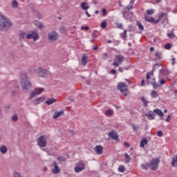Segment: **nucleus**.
<instances>
[{"mask_svg": "<svg viewBox=\"0 0 177 177\" xmlns=\"http://www.w3.org/2000/svg\"><path fill=\"white\" fill-rule=\"evenodd\" d=\"M100 27L101 28H106V27H107V22H106V21H102L100 24Z\"/></svg>", "mask_w": 177, "mask_h": 177, "instance_id": "37998d69", "label": "nucleus"}, {"mask_svg": "<svg viewBox=\"0 0 177 177\" xmlns=\"http://www.w3.org/2000/svg\"><path fill=\"white\" fill-rule=\"evenodd\" d=\"M141 167H142V169H146V170H147V169H149V168H150L149 163L142 164Z\"/></svg>", "mask_w": 177, "mask_h": 177, "instance_id": "e433bc0d", "label": "nucleus"}, {"mask_svg": "<svg viewBox=\"0 0 177 177\" xmlns=\"http://www.w3.org/2000/svg\"><path fill=\"white\" fill-rule=\"evenodd\" d=\"M122 62H124V55H115V58L112 64L113 66H115V67H118L120 64L122 63Z\"/></svg>", "mask_w": 177, "mask_h": 177, "instance_id": "6e6552de", "label": "nucleus"}, {"mask_svg": "<svg viewBox=\"0 0 177 177\" xmlns=\"http://www.w3.org/2000/svg\"><path fill=\"white\" fill-rule=\"evenodd\" d=\"M151 85H152L153 89H160L161 88V84H158V83H157V82H156L155 80L151 82Z\"/></svg>", "mask_w": 177, "mask_h": 177, "instance_id": "b1692460", "label": "nucleus"}, {"mask_svg": "<svg viewBox=\"0 0 177 177\" xmlns=\"http://www.w3.org/2000/svg\"><path fill=\"white\" fill-rule=\"evenodd\" d=\"M102 12L103 16H106V13H107V10H106V8H103L102 10Z\"/></svg>", "mask_w": 177, "mask_h": 177, "instance_id": "6e6d98bb", "label": "nucleus"}, {"mask_svg": "<svg viewBox=\"0 0 177 177\" xmlns=\"http://www.w3.org/2000/svg\"><path fill=\"white\" fill-rule=\"evenodd\" d=\"M109 57V55H107V53H104L102 54V59L104 60H107V58Z\"/></svg>", "mask_w": 177, "mask_h": 177, "instance_id": "3c124183", "label": "nucleus"}, {"mask_svg": "<svg viewBox=\"0 0 177 177\" xmlns=\"http://www.w3.org/2000/svg\"><path fill=\"white\" fill-rule=\"evenodd\" d=\"M147 143H149V140H147V138H144L141 140L140 142V147L143 148L145 147V146H146V145H147Z\"/></svg>", "mask_w": 177, "mask_h": 177, "instance_id": "5701e85b", "label": "nucleus"}, {"mask_svg": "<svg viewBox=\"0 0 177 177\" xmlns=\"http://www.w3.org/2000/svg\"><path fill=\"white\" fill-rule=\"evenodd\" d=\"M160 73H163L164 75H168V71L167 69H160Z\"/></svg>", "mask_w": 177, "mask_h": 177, "instance_id": "49530a36", "label": "nucleus"}, {"mask_svg": "<svg viewBox=\"0 0 177 177\" xmlns=\"http://www.w3.org/2000/svg\"><path fill=\"white\" fill-rule=\"evenodd\" d=\"M126 15V20H128L129 19H131L132 16L133 15V12L132 11H130L129 10H127L126 12H123V16H125Z\"/></svg>", "mask_w": 177, "mask_h": 177, "instance_id": "a211bd4d", "label": "nucleus"}, {"mask_svg": "<svg viewBox=\"0 0 177 177\" xmlns=\"http://www.w3.org/2000/svg\"><path fill=\"white\" fill-rule=\"evenodd\" d=\"M48 38L50 42H55L59 38V34L56 31H52L48 33Z\"/></svg>", "mask_w": 177, "mask_h": 177, "instance_id": "1a4fd4ad", "label": "nucleus"}, {"mask_svg": "<svg viewBox=\"0 0 177 177\" xmlns=\"http://www.w3.org/2000/svg\"><path fill=\"white\" fill-rule=\"evenodd\" d=\"M18 119L19 118L17 117V115H12V121H15L16 122V121H17Z\"/></svg>", "mask_w": 177, "mask_h": 177, "instance_id": "603ef678", "label": "nucleus"}, {"mask_svg": "<svg viewBox=\"0 0 177 177\" xmlns=\"http://www.w3.org/2000/svg\"><path fill=\"white\" fill-rule=\"evenodd\" d=\"M108 136L113 139V140H115L116 142H120V138L118 137V134H117V131H112L108 133Z\"/></svg>", "mask_w": 177, "mask_h": 177, "instance_id": "f8f14e48", "label": "nucleus"}, {"mask_svg": "<svg viewBox=\"0 0 177 177\" xmlns=\"http://www.w3.org/2000/svg\"><path fill=\"white\" fill-rule=\"evenodd\" d=\"M80 6L83 10H88V9H89V6H88V3L86 2H82Z\"/></svg>", "mask_w": 177, "mask_h": 177, "instance_id": "393cba45", "label": "nucleus"}, {"mask_svg": "<svg viewBox=\"0 0 177 177\" xmlns=\"http://www.w3.org/2000/svg\"><path fill=\"white\" fill-rule=\"evenodd\" d=\"M115 25L117 26L118 28H120V30H122V28H123L122 24H121L120 22H117L115 24Z\"/></svg>", "mask_w": 177, "mask_h": 177, "instance_id": "de8ad7c7", "label": "nucleus"}, {"mask_svg": "<svg viewBox=\"0 0 177 177\" xmlns=\"http://www.w3.org/2000/svg\"><path fill=\"white\" fill-rule=\"evenodd\" d=\"M124 161L126 162H131V156H129V155L127 153H124Z\"/></svg>", "mask_w": 177, "mask_h": 177, "instance_id": "72a5a7b5", "label": "nucleus"}, {"mask_svg": "<svg viewBox=\"0 0 177 177\" xmlns=\"http://www.w3.org/2000/svg\"><path fill=\"white\" fill-rule=\"evenodd\" d=\"M43 92H45V88H44L37 87L35 88L30 95L29 100H32V99H34L37 95H41Z\"/></svg>", "mask_w": 177, "mask_h": 177, "instance_id": "39448f33", "label": "nucleus"}, {"mask_svg": "<svg viewBox=\"0 0 177 177\" xmlns=\"http://www.w3.org/2000/svg\"><path fill=\"white\" fill-rule=\"evenodd\" d=\"M141 85H142V86H145V80H142L141 81Z\"/></svg>", "mask_w": 177, "mask_h": 177, "instance_id": "69168bd1", "label": "nucleus"}, {"mask_svg": "<svg viewBox=\"0 0 177 177\" xmlns=\"http://www.w3.org/2000/svg\"><path fill=\"white\" fill-rule=\"evenodd\" d=\"M171 167H177V155L173 156L171 161Z\"/></svg>", "mask_w": 177, "mask_h": 177, "instance_id": "cd10ccee", "label": "nucleus"}, {"mask_svg": "<svg viewBox=\"0 0 177 177\" xmlns=\"http://www.w3.org/2000/svg\"><path fill=\"white\" fill-rule=\"evenodd\" d=\"M11 6H12V8H13L15 9V8H17V6H19V3H17V1L14 0L11 3Z\"/></svg>", "mask_w": 177, "mask_h": 177, "instance_id": "f704fd0d", "label": "nucleus"}, {"mask_svg": "<svg viewBox=\"0 0 177 177\" xmlns=\"http://www.w3.org/2000/svg\"><path fill=\"white\" fill-rule=\"evenodd\" d=\"M136 24H137L139 30H145V26H143V25H142V24L140 22H139V21H138L136 22Z\"/></svg>", "mask_w": 177, "mask_h": 177, "instance_id": "c9c22d12", "label": "nucleus"}, {"mask_svg": "<svg viewBox=\"0 0 177 177\" xmlns=\"http://www.w3.org/2000/svg\"><path fill=\"white\" fill-rule=\"evenodd\" d=\"M105 115L109 117L110 115H113L114 114V111L112 109H106L104 112Z\"/></svg>", "mask_w": 177, "mask_h": 177, "instance_id": "c85d7f7f", "label": "nucleus"}, {"mask_svg": "<svg viewBox=\"0 0 177 177\" xmlns=\"http://www.w3.org/2000/svg\"><path fill=\"white\" fill-rule=\"evenodd\" d=\"M171 46H171V44L169 43V44H165L164 46V48H165V49L169 50V49H171Z\"/></svg>", "mask_w": 177, "mask_h": 177, "instance_id": "8fccbe9b", "label": "nucleus"}, {"mask_svg": "<svg viewBox=\"0 0 177 177\" xmlns=\"http://www.w3.org/2000/svg\"><path fill=\"white\" fill-rule=\"evenodd\" d=\"M167 37L169 38V39H174V38H176V36L174 33V30H171L170 32L167 33Z\"/></svg>", "mask_w": 177, "mask_h": 177, "instance_id": "c756f323", "label": "nucleus"}, {"mask_svg": "<svg viewBox=\"0 0 177 177\" xmlns=\"http://www.w3.org/2000/svg\"><path fill=\"white\" fill-rule=\"evenodd\" d=\"M81 63L82 66H86V63H88V54L82 55Z\"/></svg>", "mask_w": 177, "mask_h": 177, "instance_id": "6ab92c4d", "label": "nucleus"}, {"mask_svg": "<svg viewBox=\"0 0 177 177\" xmlns=\"http://www.w3.org/2000/svg\"><path fill=\"white\" fill-rule=\"evenodd\" d=\"M86 15H87V17H91V15L88 12V11L85 12Z\"/></svg>", "mask_w": 177, "mask_h": 177, "instance_id": "338daca9", "label": "nucleus"}, {"mask_svg": "<svg viewBox=\"0 0 177 177\" xmlns=\"http://www.w3.org/2000/svg\"><path fill=\"white\" fill-rule=\"evenodd\" d=\"M19 37H21V38L24 39L26 38V32H24L23 31H20L19 32Z\"/></svg>", "mask_w": 177, "mask_h": 177, "instance_id": "a18cd8bd", "label": "nucleus"}, {"mask_svg": "<svg viewBox=\"0 0 177 177\" xmlns=\"http://www.w3.org/2000/svg\"><path fill=\"white\" fill-rule=\"evenodd\" d=\"M151 97H153V99H156V97H158L159 95H158V93L154 90H153L151 92Z\"/></svg>", "mask_w": 177, "mask_h": 177, "instance_id": "2f4dec72", "label": "nucleus"}, {"mask_svg": "<svg viewBox=\"0 0 177 177\" xmlns=\"http://www.w3.org/2000/svg\"><path fill=\"white\" fill-rule=\"evenodd\" d=\"M119 172H125V167L124 166H120L118 167Z\"/></svg>", "mask_w": 177, "mask_h": 177, "instance_id": "09e8293b", "label": "nucleus"}, {"mask_svg": "<svg viewBox=\"0 0 177 177\" xmlns=\"http://www.w3.org/2000/svg\"><path fill=\"white\" fill-rule=\"evenodd\" d=\"M166 122H169L171 121V115H168L167 118L165 120Z\"/></svg>", "mask_w": 177, "mask_h": 177, "instance_id": "bf43d9fd", "label": "nucleus"}, {"mask_svg": "<svg viewBox=\"0 0 177 177\" xmlns=\"http://www.w3.org/2000/svg\"><path fill=\"white\" fill-rule=\"evenodd\" d=\"M151 75H153V72H149L147 73V80H150V77H151Z\"/></svg>", "mask_w": 177, "mask_h": 177, "instance_id": "864d4df0", "label": "nucleus"}, {"mask_svg": "<svg viewBox=\"0 0 177 177\" xmlns=\"http://www.w3.org/2000/svg\"><path fill=\"white\" fill-rule=\"evenodd\" d=\"M99 49V46L97 45L95 46L93 48V50H97Z\"/></svg>", "mask_w": 177, "mask_h": 177, "instance_id": "0e129e2a", "label": "nucleus"}, {"mask_svg": "<svg viewBox=\"0 0 177 177\" xmlns=\"http://www.w3.org/2000/svg\"><path fill=\"white\" fill-rule=\"evenodd\" d=\"M82 30H86V31H88L89 30V26H82Z\"/></svg>", "mask_w": 177, "mask_h": 177, "instance_id": "4d7b16f0", "label": "nucleus"}, {"mask_svg": "<svg viewBox=\"0 0 177 177\" xmlns=\"http://www.w3.org/2000/svg\"><path fill=\"white\" fill-rule=\"evenodd\" d=\"M124 145L125 147H129V146H131V145L129 144L128 142H124Z\"/></svg>", "mask_w": 177, "mask_h": 177, "instance_id": "052dcab7", "label": "nucleus"}, {"mask_svg": "<svg viewBox=\"0 0 177 177\" xmlns=\"http://www.w3.org/2000/svg\"><path fill=\"white\" fill-rule=\"evenodd\" d=\"M37 143L40 147H46L47 139L45 136H41L37 138Z\"/></svg>", "mask_w": 177, "mask_h": 177, "instance_id": "9d476101", "label": "nucleus"}, {"mask_svg": "<svg viewBox=\"0 0 177 177\" xmlns=\"http://www.w3.org/2000/svg\"><path fill=\"white\" fill-rule=\"evenodd\" d=\"M158 82H159V85H160V87H161L162 85L165 84L166 80L165 79L160 78Z\"/></svg>", "mask_w": 177, "mask_h": 177, "instance_id": "79ce46f5", "label": "nucleus"}, {"mask_svg": "<svg viewBox=\"0 0 177 177\" xmlns=\"http://www.w3.org/2000/svg\"><path fill=\"white\" fill-rule=\"evenodd\" d=\"M157 136L161 138L162 136V131L160 130L157 132Z\"/></svg>", "mask_w": 177, "mask_h": 177, "instance_id": "5fc2aeb1", "label": "nucleus"}, {"mask_svg": "<svg viewBox=\"0 0 177 177\" xmlns=\"http://www.w3.org/2000/svg\"><path fill=\"white\" fill-rule=\"evenodd\" d=\"M94 151H95V153L99 155L103 154V147H102L101 145L95 146V147L94 148Z\"/></svg>", "mask_w": 177, "mask_h": 177, "instance_id": "2eb2a0df", "label": "nucleus"}, {"mask_svg": "<svg viewBox=\"0 0 177 177\" xmlns=\"http://www.w3.org/2000/svg\"><path fill=\"white\" fill-rule=\"evenodd\" d=\"M133 131H136V126L135 124L132 125Z\"/></svg>", "mask_w": 177, "mask_h": 177, "instance_id": "774afa93", "label": "nucleus"}, {"mask_svg": "<svg viewBox=\"0 0 177 177\" xmlns=\"http://www.w3.org/2000/svg\"><path fill=\"white\" fill-rule=\"evenodd\" d=\"M93 38H97V35L95 32H93L91 34Z\"/></svg>", "mask_w": 177, "mask_h": 177, "instance_id": "13d9d810", "label": "nucleus"}, {"mask_svg": "<svg viewBox=\"0 0 177 177\" xmlns=\"http://www.w3.org/2000/svg\"><path fill=\"white\" fill-rule=\"evenodd\" d=\"M162 59V53L161 51L155 52V60H161Z\"/></svg>", "mask_w": 177, "mask_h": 177, "instance_id": "412c9836", "label": "nucleus"}, {"mask_svg": "<svg viewBox=\"0 0 177 177\" xmlns=\"http://www.w3.org/2000/svg\"><path fill=\"white\" fill-rule=\"evenodd\" d=\"M145 117L148 118V120H154L156 118V114L151 111H149L147 113L145 114Z\"/></svg>", "mask_w": 177, "mask_h": 177, "instance_id": "f3484780", "label": "nucleus"}, {"mask_svg": "<svg viewBox=\"0 0 177 177\" xmlns=\"http://www.w3.org/2000/svg\"><path fill=\"white\" fill-rule=\"evenodd\" d=\"M115 73H117V71H115V69H112L111 71V74H115Z\"/></svg>", "mask_w": 177, "mask_h": 177, "instance_id": "e2e57ef3", "label": "nucleus"}, {"mask_svg": "<svg viewBox=\"0 0 177 177\" xmlns=\"http://www.w3.org/2000/svg\"><path fill=\"white\" fill-rule=\"evenodd\" d=\"M69 133L71 135H75V131H74V130H71V131H69Z\"/></svg>", "mask_w": 177, "mask_h": 177, "instance_id": "680f3d73", "label": "nucleus"}, {"mask_svg": "<svg viewBox=\"0 0 177 177\" xmlns=\"http://www.w3.org/2000/svg\"><path fill=\"white\" fill-rule=\"evenodd\" d=\"M57 160L59 162V164H62V162H64V161H66V158L64 156H58Z\"/></svg>", "mask_w": 177, "mask_h": 177, "instance_id": "473e14b6", "label": "nucleus"}, {"mask_svg": "<svg viewBox=\"0 0 177 177\" xmlns=\"http://www.w3.org/2000/svg\"><path fill=\"white\" fill-rule=\"evenodd\" d=\"M0 151L2 154H6L8 153V148L5 145H3L0 147Z\"/></svg>", "mask_w": 177, "mask_h": 177, "instance_id": "7c9ffc66", "label": "nucleus"}, {"mask_svg": "<svg viewBox=\"0 0 177 177\" xmlns=\"http://www.w3.org/2000/svg\"><path fill=\"white\" fill-rule=\"evenodd\" d=\"M35 73H37V75L39 77H47L49 74V71L48 70L43 69L41 67H39L35 70Z\"/></svg>", "mask_w": 177, "mask_h": 177, "instance_id": "0eeeda50", "label": "nucleus"}, {"mask_svg": "<svg viewBox=\"0 0 177 177\" xmlns=\"http://www.w3.org/2000/svg\"><path fill=\"white\" fill-rule=\"evenodd\" d=\"M133 8V2L131 1L129 4L126 7L127 10H129L130 9Z\"/></svg>", "mask_w": 177, "mask_h": 177, "instance_id": "4c0bfd02", "label": "nucleus"}, {"mask_svg": "<svg viewBox=\"0 0 177 177\" xmlns=\"http://www.w3.org/2000/svg\"><path fill=\"white\" fill-rule=\"evenodd\" d=\"M153 113H156V114L160 117H164V113L158 109H154Z\"/></svg>", "mask_w": 177, "mask_h": 177, "instance_id": "bb28decb", "label": "nucleus"}, {"mask_svg": "<svg viewBox=\"0 0 177 177\" xmlns=\"http://www.w3.org/2000/svg\"><path fill=\"white\" fill-rule=\"evenodd\" d=\"M118 88L120 92H127L128 91V86L124 83H120Z\"/></svg>", "mask_w": 177, "mask_h": 177, "instance_id": "4468645a", "label": "nucleus"}, {"mask_svg": "<svg viewBox=\"0 0 177 177\" xmlns=\"http://www.w3.org/2000/svg\"><path fill=\"white\" fill-rule=\"evenodd\" d=\"M149 164V169H151V171H157V169H158V164H160V158H153Z\"/></svg>", "mask_w": 177, "mask_h": 177, "instance_id": "20e7f679", "label": "nucleus"}, {"mask_svg": "<svg viewBox=\"0 0 177 177\" xmlns=\"http://www.w3.org/2000/svg\"><path fill=\"white\" fill-rule=\"evenodd\" d=\"M63 114H64V111H59L58 112L55 111L53 115V118L56 120V118H59V117H60V115H63Z\"/></svg>", "mask_w": 177, "mask_h": 177, "instance_id": "aec40b11", "label": "nucleus"}, {"mask_svg": "<svg viewBox=\"0 0 177 177\" xmlns=\"http://www.w3.org/2000/svg\"><path fill=\"white\" fill-rule=\"evenodd\" d=\"M164 16H167V13L160 12L158 16V19L156 20V19H154L153 17L145 15V21H148V23H153V24H158V23L161 21V19H162Z\"/></svg>", "mask_w": 177, "mask_h": 177, "instance_id": "7ed1b4c3", "label": "nucleus"}, {"mask_svg": "<svg viewBox=\"0 0 177 177\" xmlns=\"http://www.w3.org/2000/svg\"><path fill=\"white\" fill-rule=\"evenodd\" d=\"M35 26H37V27H39V28H44V24H41L39 21H36L35 23Z\"/></svg>", "mask_w": 177, "mask_h": 177, "instance_id": "a19ab883", "label": "nucleus"}, {"mask_svg": "<svg viewBox=\"0 0 177 177\" xmlns=\"http://www.w3.org/2000/svg\"><path fill=\"white\" fill-rule=\"evenodd\" d=\"M154 12H156L154 9H147L145 16H151V15H154Z\"/></svg>", "mask_w": 177, "mask_h": 177, "instance_id": "a878e982", "label": "nucleus"}, {"mask_svg": "<svg viewBox=\"0 0 177 177\" xmlns=\"http://www.w3.org/2000/svg\"><path fill=\"white\" fill-rule=\"evenodd\" d=\"M56 102H57V99L56 98H48L46 101V104H48L49 106H50V104H53V103H56Z\"/></svg>", "mask_w": 177, "mask_h": 177, "instance_id": "4be33fe9", "label": "nucleus"}, {"mask_svg": "<svg viewBox=\"0 0 177 177\" xmlns=\"http://www.w3.org/2000/svg\"><path fill=\"white\" fill-rule=\"evenodd\" d=\"M12 26H13V23L9 18L0 15V30L1 31H8Z\"/></svg>", "mask_w": 177, "mask_h": 177, "instance_id": "f257e3e1", "label": "nucleus"}, {"mask_svg": "<svg viewBox=\"0 0 177 177\" xmlns=\"http://www.w3.org/2000/svg\"><path fill=\"white\" fill-rule=\"evenodd\" d=\"M53 165L54 168L52 169L53 174H59V172H60V168L59 167V165H57V162H54Z\"/></svg>", "mask_w": 177, "mask_h": 177, "instance_id": "dca6fc26", "label": "nucleus"}, {"mask_svg": "<svg viewBox=\"0 0 177 177\" xmlns=\"http://www.w3.org/2000/svg\"><path fill=\"white\" fill-rule=\"evenodd\" d=\"M127 37V30H124V32H122V33L121 34V38H122V39H125Z\"/></svg>", "mask_w": 177, "mask_h": 177, "instance_id": "c03bdc74", "label": "nucleus"}, {"mask_svg": "<svg viewBox=\"0 0 177 177\" xmlns=\"http://www.w3.org/2000/svg\"><path fill=\"white\" fill-rule=\"evenodd\" d=\"M141 102H142V103L144 104V106L145 107H146V106H147V104L149 103V102H147V100H146L145 97H142L141 98Z\"/></svg>", "mask_w": 177, "mask_h": 177, "instance_id": "ea45409f", "label": "nucleus"}, {"mask_svg": "<svg viewBox=\"0 0 177 177\" xmlns=\"http://www.w3.org/2000/svg\"><path fill=\"white\" fill-rule=\"evenodd\" d=\"M43 102H45V97H40L38 98H36L32 101V104L34 106H37L38 104H41Z\"/></svg>", "mask_w": 177, "mask_h": 177, "instance_id": "ddd939ff", "label": "nucleus"}, {"mask_svg": "<svg viewBox=\"0 0 177 177\" xmlns=\"http://www.w3.org/2000/svg\"><path fill=\"white\" fill-rule=\"evenodd\" d=\"M85 165H86V164L82 160L77 162L76 163V166L74 168L75 172L78 174V173L81 172V171H84V169H85Z\"/></svg>", "mask_w": 177, "mask_h": 177, "instance_id": "423d86ee", "label": "nucleus"}, {"mask_svg": "<svg viewBox=\"0 0 177 177\" xmlns=\"http://www.w3.org/2000/svg\"><path fill=\"white\" fill-rule=\"evenodd\" d=\"M21 85L24 91H28L32 86L26 72H23L21 75Z\"/></svg>", "mask_w": 177, "mask_h": 177, "instance_id": "f03ea898", "label": "nucleus"}, {"mask_svg": "<svg viewBox=\"0 0 177 177\" xmlns=\"http://www.w3.org/2000/svg\"><path fill=\"white\" fill-rule=\"evenodd\" d=\"M26 38L27 39H31L33 38L34 41H37V39H39V35L38 34V32L33 30L26 36Z\"/></svg>", "mask_w": 177, "mask_h": 177, "instance_id": "9b49d317", "label": "nucleus"}, {"mask_svg": "<svg viewBox=\"0 0 177 177\" xmlns=\"http://www.w3.org/2000/svg\"><path fill=\"white\" fill-rule=\"evenodd\" d=\"M162 66L161 64H156L153 67V72L156 71L157 68H160Z\"/></svg>", "mask_w": 177, "mask_h": 177, "instance_id": "58836bf2", "label": "nucleus"}]
</instances>
